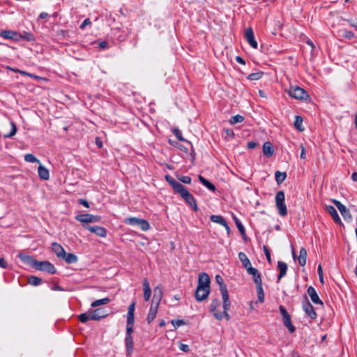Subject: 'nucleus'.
Returning <instances> with one entry per match:
<instances>
[{
  "label": "nucleus",
  "instance_id": "nucleus-18",
  "mask_svg": "<svg viewBox=\"0 0 357 357\" xmlns=\"http://www.w3.org/2000/svg\"><path fill=\"white\" fill-rule=\"evenodd\" d=\"M246 270L248 274L252 275L253 276L255 284L262 282L261 275L257 268H253L252 266H250L248 268H247Z\"/></svg>",
  "mask_w": 357,
  "mask_h": 357
},
{
  "label": "nucleus",
  "instance_id": "nucleus-45",
  "mask_svg": "<svg viewBox=\"0 0 357 357\" xmlns=\"http://www.w3.org/2000/svg\"><path fill=\"white\" fill-rule=\"evenodd\" d=\"M342 31V36L344 37L347 39H352L355 37L354 33L349 30L343 29Z\"/></svg>",
  "mask_w": 357,
  "mask_h": 357
},
{
  "label": "nucleus",
  "instance_id": "nucleus-21",
  "mask_svg": "<svg viewBox=\"0 0 357 357\" xmlns=\"http://www.w3.org/2000/svg\"><path fill=\"white\" fill-rule=\"evenodd\" d=\"M52 249L59 258H61L66 252L64 248L60 244L56 242L52 244Z\"/></svg>",
  "mask_w": 357,
  "mask_h": 357
},
{
  "label": "nucleus",
  "instance_id": "nucleus-48",
  "mask_svg": "<svg viewBox=\"0 0 357 357\" xmlns=\"http://www.w3.org/2000/svg\"><path fill=\"white\" fill-rule=\"evenodd\" d=\"M173 132L176 138L180 141H185V139L182 137L181 132L178 128H174L173 130Z\"/></svg>",
  "mask_w": 357,
  "mask_h": 357
},
{
  "label": "nucleus",
  "instance_id": "nucleus-47",
  "mask_svg": "<svg viewBox=\"0 0 357 357\" xmlns=\"http://www.w3.org/2000/svg\"><path fill=\"white\" fill-rule=\"evenodd\" d=\"M134 321H132V323L128 322V319H127V326H126V336H132V333L133 332V326Z\"/></svg>",
  "mask_w": 357,
  "mask_h": 357
},
{
  "label": "nucleus",
  "instance_id": "nucleus-25",
  "mask_svg": "<svg viewBox=\"0 0 357 357\" xmlns=\"http://www.w3.org/2000/svg\"><path fill=\"white\" fill-rule=\"evenodd\" d=\"M61 259L68 264H74L76 263L78 260V258L73 253H66V252L65 254L62 256Z\"/></svg>",
  "mask_w": 357,
  "mask_h": 357
},
{
  "label": "nucleus",
  "instance_id": "nucleus-58",
  "mask_svg": "<svg viewBox=\"0 0 357 357\" xmlns=\"http://www.w3.org/2000/svg\"><path fill=\"white\" fill-rule=\"evenodd\" d=\"M301 151L300 157L301 158L304 159V158H305V149L303 144L301 145Z\"/></svg>",
  "mask_w": 357,
  "mask_h": 357
},
{
  "label": "nucleus",
  "instance_id": "nucleus-38",
  "mask_svg": "<svg viewBox=\"0 0 357 357\" xmlns=\"http://www.w3.org/2000/svg\"><path fill=\"white\" fill-rule=\"evenodd\" d=\"M42 280L36 276H30L28 278L29 284L33 286H37L41 284Z\"/></svg>",
  "mask_w": 357,
  "mask_h": 357
},
{
  "label": "nucleus",
  "instance_id": "nucleus-9",
  "mask_svg": "<svg viewBox=\"0 0 357 357\" xmlns=\"http://www.w3.org/2000/svg\"><path fill=\"white\" fill-rule=\"evenodd\" d=\"M75 220L82 222L84 225H87L91 222H97L100 221V217L94 215L89 213L79 214L75 216Z\"/></svg>",
  "mask_w": 357,
  "mask_h": 357
},
{
  "label": "nucleus",
  "instance_id": "nucleus-24",
  "mask_svg": "<svg viewBox=\"0 0 357 357\" xmlns=\"http://www.w3.org/2000/svg\"><path fill=\"white\" fill-rule=\"evenodd\" d=\"M278 268L280 271V273L278 275V280H281L283 277L286 275L287 265L286 263L279 261L278 262Z\"/></svg>",
  "mask_w": 357,
  "mask_h": 357
},
{
  "label": "nucleus",
  "instance_id": "nucleus-51",
  "mask_svg": "<svg viewBox=\"0 0 357 357\" xmlns=\"http://www.w3.org/2000/svg\"><path fill=\"white\" fill-rule=\"evenodd\" d=\"M280 312L282 316V318L289 316V313L283 305L280 306Z\"/></svg>",
  "mask_w": 357,
  "mask_h": 357
},
{
  "label": "nucleus",
  "instance_id": "nucleus-30",
  "mask_svg": "<svg viewBox=\"0 0 357 357\" xmlns=\"http://www.w3.org/2000/svg\"><path fill=\"white\" fill-rule=\"evenodd\" d=\"M306 258H307V250L305 248H302L299 252L298 257V263L301 266H304L306 264Z\"/></svg>",
  "mask_w": 357,
  "mask_h": 357
},
{
  "label": "nucleus",
  "instance_id": "nucleus-41",
  "mask_svg": "<svg viewBox=\"0 0 357 357\" xmlns=\"http://www.w3.org/2000/svg\"><path fill=\"white\" fill-rule=\"evenodd\" d=\"M263 74V72L253 73L248 76V79L252 81L259 80L262 77Z\"/></svg>",
  "mask_w": 357,
  "mask_h": 357
},
{
  "label": "nucleus",
  "instance_id": "nucleus-13",
  "mask_svg": "<svg viewBox=\"0 0 357 357\" xmlns=\"http://www.w3.org/2000/svg\"><path fill=\"white\" fill-rule=\"evenodd\" d=\"M303 309L304 312H305V314L311 319H315L317 318V315L314 310V308L308 301H306L303 303Z\"/></svg>",
  "mask_w": 357,
  "mask_h": 357
},
{
  "label": "nucleus",
  "instance_id": "nucleus-20",
  "mask_svg": "<svg viewBox=\"0 0 357 357\" xmlns=\"http://www.w3.org/2000/svg\"><path fill=\"white\" fill-rule=\"evenodd\" d=\"M143 290H144V297L146 301H148L150 299L151 295V289L150 287L149 282L147 279L144 278L143 280Z\"/></svg>",
  "mask_w": 357,
  "mask_h": 357
},
{
  "label": "nucleus",
  "instance_id": "nucleus-7",
  "mask_svg": "<svg viewBox=\"0 0 357 357\" xmlns=\"http://www.w3.org/2000/svg\"><path fill=\"white\" fill-rule=\"evenodd\" d=\"M287 93L291 97L295 99L301 100H307L310 99V95L303 88L297 86L289 87L287 90Z\"/></svg>",
  "mask_w": 357,
  "mask_h": 357
},
{
  "label": "nucleus",
  "instance_id": "nucleus-61",
  "mask_svg": "<svg viewBox=\"0 0 357 357\" xmlns=\"http://www.w3.org/2000/svg\"><path fill=\"white\" fill-rule=\"evenodd\" d=\"M256 146H257V143H255V142H252H252H249L248 143V147L249 149H252L255 148Z\"/></svg>",
  "mask_w": 357,
  "mask_h": 357
},
{
  "label": "nucleus",
  "instance_id": "nucleus-36",
  "mask_svg": "<svg viewBox=\"0 0 357 357\" xmlns=\"http://www.w3.org/2000/svg\"><path fill=\"white\" fill-rule=\"evenodd\" d=\"M294 126L295 128L299 130L303 131L304 130V128L303 127V118L299 116H295V121H294Z\"/></svg>",
  "mask_w": 357,
  "mask_h": 357
},
{
  "label": "nucleus",
  "instance_id": "nucleus-12",
  "mask_svg": "<svg viewBox=\"0 0 357 357\" xmlns=\"http://www.w3.org/2000/svg\"><path fill=\"white\" fill-rule=\"evenodd\" d=\"M245 37L249 43V45L254 49H257L258 47L257 42L255 39V35L253 30L251 27L245 29Z\"/></svg>",
  "mask_w": 357,
  "mask_h": 357
},
{
  "label": "nucleus",
  "instance_id": "nucleus-15",
  "mask_svg": "<svg viewBox=\"0 0 357 357\" xmlns=\"http://www.w3.org/2000/svg\"><path fill=\"white\" fill-rule=\"evenodd\" d=\"M158 307L159 305L155 303L154 301H152L147 317V322L149 324H151L155 319L156 314L158 313Z\"/></svg>",
  "mask_w": 357,
  "mask_h": 357
},
{
  "label": "nucleus",
  "instance_id": "nucleus-49",
  "mask_svg": "<svg viewBox=\"0 0 357 357\" xmlns=\"http://www.w3.org/2000/svg\"><path fill=\"white\" fill-rule=\"evenodd\" d=\"M317 271H318V275H319V281H320V282L321 284H324V280L323 271H322V267H321V266L320 264L318 266Z\"/></svg>",
  "mask_w": 357,
  "mask_h": 357
},
{
  "label": "nucleus",
  "instance_id": "nucleus-23",
  "mask_svg": "<svg viewBox=\"0 0 357 357\" xmlns=\"http://www.w3.org/2000/svg\"><path fill=\"white\" fill-rule=\"evenodd\" d=\"M38 173L39 177L42 180L46 181V180H48L50 178L49 170L40 164L38 167Z\"/></svg>",
  "mask_w": 357,
  "mask_h": 357
},
{
  "label": "nucleus",
  "instance_id": "nucleus-44",
  "mask_svg": "<svg viewBox=\"0 0 357 357\" xmlns=\"http://www.w3.org/2000/svg\"><path fill=\"white\" fill-rule=\"evenodd\" d=\"M10 126H11V131L8 134L5 135V136H4L6 138H10V137H13L17 132V127H16L15 123L11 121Z\"/></svg>",
  "mask_w": 357,
  "mask_h": 357
},
{
  "label": "nucleus",
  "instance_id": "nucleus-60",
  "mask_svg": "<svg viewBox=\"0 0 357 357\" xmlns=\"http://www.w3.org/2000/svg\"><path fill=\"white\" fill-rule=\"evenodd\" d=\"M236 61L238 63H241V64H243V65H245V60L241 57L240 56H236Z\"/></svg>",
  "mask_w": 357,
  "mask_h": 357
},
{
  "label": "nucleus",
  "instance_id": "nucleus-32",
  "mask_svg": "<svg viewBox=\"0 0 357 357\" xmlns=\"http://www.w3.org/2000/svg\"><path fill=\"white\" fill-rule=\"evenodd\" d=\"M283 319V322L285 326L288 328L290 333H294L296 330L295 327L292 325L291 321L290 315L285 317Z\"/></svg>",
  "mask_w": 357,
  "mask_h": 357
},
{
  "label": "nucleus",
  "instance_id": "nucleus-54",
  "mask_svg": "<svg viewBox=\"0 0 357 357\" xmlns=\"http://www.w3.org/2000/svg\"><path fill=\"white\" fill-rule=\"evenodd\" d=\"M333 202L334 203V204L336 206V207L337 208V209L340 211L341 208H342L344 206H345L344 205H343L340 201L338 200H336V199H333Z\"/></svg>",
  "mask_w": 357,
  "mask_h": 357
},
{
  "label": "nucleus",
  "instance_id": "nucleus-35",
  "mask_svg": "<svg viewBox=\"0 0 357 357\" xmlns=\"http://www.w3.org/2000/svg\"><path fill=\"white\" fill-rule=\"evenodd\" d=\"M109 301H110V299L109 298H104L102 299H98V300L93 301L91 304V306L93 307H98L100 305H106L108 303H109Z\"/></svg>",
  "mask_w": 357,
  "mask_h": 357
},
{
  "label": "nucleus",
  "instance_id": "nucleus-3",
  "mask_svg": "<svg viewBox=\"0 0 357 357\" xmlns=\"http://www.w3.org/2000/svg\"><path fill=\"white\" fill-rule=\"evenodd\" d=\"M18 257L26 264L31 266L33 268L47 272L50 274H54L56 272V269L54 266L48 261H39L30 256L23 255L20 254Z\"/></svg>",
  "mask_w": 357,
  "mask_h": 357
},
{
  "label": "nucleus",
  "instance_id": "nucleus-11",
  "mask_svg": "<svg viewBox=\"0 0 357 357\" xmlns=\"http://www.w3.org/2000/svg\"><path fill=\"white\" fill-rule=\"evenodd\" d=\"M0 36L3 37L5 39H10L15 41H19L22 38V35L20 33L10 30L2 31L0 33Z\"/></svg>",
  "mask_w": 357,
  "mask_h": 357
},
{
  "label": "nucleus",
  "instance_id": "nucleus-43",
  "mask_svg": "<svg viewBox=\"0 0 357 357\" xmlns=\"http://www.w3.org/2000/svg\"><path fill=\"white\" fill-rule=\"evenodd\" d=\"M24 160L29 162H38L40 163L39 160H38L33 154L27 153L24 155Z\"/></svg>",
  "mask_w": 357,
  "mask_h": 357
},
{
  "label": "nucleus",
  "instance_id": "nucleus-8",
  "mask_svg": "<svg viewBox=\"0 0 357 357\" xmlns=\"http://www.w3.org/2000/svg\"><path fill=\"white\" fill-rule=\"evenodd\" d=\"M124 222L128 225H137L142 231H148L150 229V224L146 220L130 217L125 219Z\"/></svg>",
  "mask_w": 357,
  "mask_h": 357
},
{
  "label": "nucleus",
  "instance_id": "nucleus-1",
  "mask_svg": "<svg viewBox=\"0 0 357 357\" xmlns=\"http://www.w3.org/2000/svg\"><path fill=\"white\" fill-rule=\"evenodd\" d=\"M165 180L172 186L174 191L181 195V197L189 204L195 211H198L195 197L189 192L188 189L183 186L181 183L176 181L171 176L166 175Z\"/></svg>",
  "mask_w": 357,
  "mask_h": 357
},
{
  "label": "nucleus",
  "instance_id": "nucleus-59",
  "mask_svg": "<svg viewBox=\"0 0 357 357\" xmlns=\"http://www.w3.org/2000/svg\"><path fill=\"white\" fill-rule=\"evenodd\" d=\"M96 144L99 147L102 148V142L99 137H97L95 140Z\"/></svg>",
  "mask_w": 357,
  "mask_h": 357
},
{
  "label": "nucleus",
  "instance_id": "nucleus-40",
  "mask_svg": "<svg viewBox=\"0 0 357 357\" xmlns=\"http://www.w3.org/2000/svg\"><path fill=\"white\" fill-rule=\"evenodd\" d=\"M244 120V117L240 114H237L233 116L229 119V123L231 125L236 124L237 123L242 122Z\"/></svg>",
  "mask_w": 357,
  "mask_h": 357
},
{
  "label": "nucleus",
  "instance_id": "nucleus-14",
  "mask_svg": "<svg viewBox=\"0 0 357 357\" xmlns=\"http://www.w3.org/2000/svg\"><path fill=\"white\" fill-rule=\"evenodd\" d=\"M91 319L98 321L107 316V312L102 308H98L94 310H90Z\"/></svg>",
  "mask_w": 357,
  "mask_h": 357
},
{
  "label": "nucleus",
  "instance_id": "nucleus-56",
  "mask_svg": "<svg viewBox=\"0 0 357 357\" xmlns=\"http://www.w3.org/2000/svg\"><path fill=\"white\" fill-rule=\"evenodd\" d=\"M7 266H8V264L6 261L5 259L3 257H1L0 258V267H1L3 268H6Z\"/></svg>",
  "mask_w": 357,
  "mask_h": 357
},
{
  "label": "nucleus",
  "instance_id": "nucleus-28",
  "mask_svg": "<svg viewBox=\"0 0 357 357\" xmlns=\"http://www.w3.org/2000/svg\"><path fill=\"white\" fill-rule=\"evenodd\" d=\"M135 302H132L128 307V310L127 313V319H128L129 323H132V321H135Z\"/></svg>",
  "mask_w": 357,
  "mask_h": 357
},
{
  "label": "nucleus",
  "instance_id": "nucleus-26",
  "mask_svg": "<svg viewBox=\"0 0 357 357\" xmlns=\"http://www.w3.org/2000/svg\"><path fill=\"white\" fill-rule=\"evenodd\" d=\"M126 351L128 355H131L133 351V338L132 336H126L125 338Z\"/></svg>",
  "mask_w": 357,
  "mask_h": 357
},
{
  "label": "nucleus",
  "instance_id": "nucleus-57",
  "mask_svg": "<svg viewBox=\"0 0 357 357\" xmlns=\"http://www.w3.org/2000/svg\"><path fill=\"white\" fill-rule=\"evenodd\" d=\"M79 203L80 204L83 205L84 206L86 207V208L89 207V202L86 199H80L79 200Z\"/></svg>",
  "mask_w": 357,
  "mask_h": 357
},
{
  "label": "nucleus",
  "instance_id": "nucleus-19",
  "mask_svg": "<svg viewBox=\"0 0 357 357\" xmlns=\"http://www.w3.org/2000/svg\"><path fill=\"white\" fill-rule=\"evenodd\" d=\"M326 211L327 212L332 216L333 220L337 223V224H339V225H342V221H341V219L336 211V209L335 208L334 206H326Z\"/></svg>",
  "mask_w": 357,
  "mask_h": 357
},
{
  "label": "nucleus",
  "instance_id": "nucleus-29",
  "mask_svg": "<svg viewBox=\"0 0 357 357\" xmlns=\"http://www.w3.org/2000/svg\"><path fill=\"white\" fill-rule=\"evenodd\" d=\"M257 294L259 303L264 301V293L262 287V282L256 284Z\"/></svg>",
  "mask_w": 357,
  "mask_h": 357
},
{
  "label": "nucleus",
  "instance_id": "nucleus-53",
  "mask_svg": "<svg viewBox=\"0 0 357 357\" xmlns=\"http://www.w3.org/2000/svg\"><path fill=\"white\" fill-rule=\"evenodd\" d=\"M179 349L184 352H188L190 351L189 346L182 343L180 344Z\"/></svg>",
  "mask_w": 357,
  "mask_h": 357
},
{
  "label": "nucleus",
  "instance_id": "nucleus-4",
  "mask_svg": "<svg viewBox=\"0 0 357 357\" xmlns=\"http://www.w3.org/2000/svg\"><path fill=\"white\" fill-rule=\"evenodd\" d=\"M215 280H216V282L220 286V292L222 294V302H223V307L225 309V310H229L230 306H231V303L229 301V294H228V291L227 289V286L224 282V280L222 278V276L217 275L215 276Z\"/></svg>",
  "mask_w": 357,
  "mask_h": 357
},
{
  "label": "nucleus",
  "instance_id": "nucleus-17",
  "mask_svg": "<svg viewBox=\"0 0 357 357\" xmlns=\"http://www.w3.org/2000/svg\"><path fill=\"white\" fill-rule=\"evenodd\" d=\"M307 292L309 296L310 297L312 301L314 304H320V305H323V302L321 301V300H320L318 294H317L315 289L313 287H311V286L307 288Z\"/></svg>",
  "mask_w": 357,
  "mask_h": 357
},
{
  "label": "nucleus",
  "instance_id": "nucleus-5",
  "mask_svg": "<svg viewBox=\"0 0 357 357\" xmlns=\"http://www.w3.org/2000/svg\"><path fill=\"white\" fill-rule=\"evenodd\" d=\"M220 305V301L218 298L213 299L210 305L211 312L213 313V316L217 320H222L223 317H225L227 321H229L230 319V316L228 314V311L229 310H225V309L223 307L224 311L222 312L218 310Z\"/></svg>",
  "mask_w": 357,
  "mask_h": 357
},
{
  "label": "nucleus",
  "instance_id": "nucleus-2",
  "mask_svg": "<svg viewBox=\"0 0 357 357\" xmlns=\"http://www.w3.org/2000/svg\"><path fill=\"white\" fill-rule=\"evenodd\" d=\"M210 294V278L207 273L199 274L198 284L195 294L197 301L201 302L206 300Z\"/></svg>",
  "mask_w": 357,
  "mask_h": 357
},
{
  "label": "nucleus",
  "instance_id": "nucleus-55",
  "mask_svg": "<svg viewBox=\"0 0 357 357\" xmlns=\"http://www.w3.org/2000/svg\"><path fill=\"white\" fill-rule=\"evenodd\" d=\"M91 24V20L90 19L87 18V19H85L83 22L80 25V29H83L85 28L86 26L89 25Z\"/></svg>",
  "mask_w": 357,
  "mask_h": 357
},
{
  "label": "nucleus",
  "instance_id": "nucleus-22",
  "mask_svg": "<svg viewBox=\"0 0 357 357\" xmlns=\"http://www.w3.org/2000/svg\"><path fill=\"white\" fill-rule=\"evenodd\" d=\"M263 153L265 155L268 157L273 155L274 153V149L272 144L270 142H266L263 144Z\"/></svg>",
  "mask_w": 357,
  "mask_h": 357
},
{
  "label": "nucleus",
  "instance_id": "nucleus-27",
  "mask_svg": "<svg viewBox=\"0 0 357 357\" xmlns=\"http://www.w3.org/2000/svg\"><path fill=\"white\" fill-rule=\"evenodd\" d=\"M198 178L199 181L208 190L215 192L216 188L215 186L211 183L210 181H208L207 179H206L204 177H203L201 175L198 176Z\"/></svg>",
  "mask_w": 357,
  "mask_h": 357
},
{
  "label": "nucleus",
  "instance_id": "nucleus-10",
  "mask_svg": "<svg viewBox=\"0 0 357 357\" xmlns=\"http://www.w3.org/2000/svg\"><path fill=\"white\" fill-rule=\"evenodd\" d=\"M83 227L90 232L96 234L98 236L105 237L107 236V230L103 227L84 225Z\"/></svg>",
  "mask_w": 357,
  "mask_h": 357
},
{
  "label": "nucleus",
  "instance_id": "nucleus-6",
  "mask_svg": "<svg viewBox=\"0 0 357 357\" xmlns=\"http://www.w3.org/2000/svg\"><path fill=\"white\" fill-rule=\"evenodd\" d=\"M285 195L283 191H279L275 195V206L280 216L284 217L287 214V208L285 204Z\"/></svg>",
  "mask_w": 357,
  "mask_h": 357
},
{
  "label": "nucleus",
  "instance_id": "nucleus-42",
  "mask_svg": "<svg viewBox=\"0 0 357 357\" xmlns=\"http://www.w3.org/2000/svg\"><path fill=\"white\" fill-rule=\"evenodd\" d=\"M79 320L82 323H86L87 321L91 320L90 312L89 311L88 312L82 313V314H79Z\"/></svg>",
  "mask_w": 357,
  "mask_h": 357
},
{
  "label": "nucleus",
  "instance_id": "nucleus-33",
  "mask_svg": "<svg viewBox=\"0 0 357 357\" xmlns=\"http://www.w3.org/2000/svg\"><path fill=\"white\" fill-rule=\"evenodd\" d=\"M210 218L212 222L220 224L222 226L226 225V220L221 215H212Z\"/></svg>",
  "mask_w": 357,
  "mask_h": 357
},
{
  "label": "nucleus",
  "instance_id": "nucleus-62",
  "mask_svg": "<svg viewBox=\"0 0 357 357\" xmlns=\"http://www.w3.org/2000/svg\"><path fill=\"white\" fill-rule=\"evenodd\" d=\"M347 21L349 22V24L351 26H352L353 27H354L357 30V23L356 24L354 23L352 20H347Z\"/></svg>",
  "mask_w": 357,
  "mask_h": 357
},
{
  "label": "nucleus",
  "instance_id": "nucleus-50",
  "mask_svg": "<svg viewBox=\"0 0 357 357\" xmlns=\"http://www.w3.org/2000/svg\"><path fill=\"white\" fill-rule=\"evenodd\" d=\"M263 250L264 252V254L266 257L267 260L268 261V262H271V253H270L268 248L266 245H264Z\"/></svg>",
  "mask_w": 357,
  "mask_h": 357
},
{
  "label": "nucleus",
  "instance_id": "nucleus-16",
  "mask_svg": "<svg viewBox=\"0 0 357 357\" xmlns=\"http://www.w3.org/2000/svg\"><path fill=\"white\" fill-rule=\"evenodd\" d=\"M163 297V288L161 284L158 285L154 288V295L152 301L155 303L160 305V303Z\"/></svg>",
  "mask_w": 357,
  "mask_h": 357
},
{
  "label": "nucleus",
  "instance_id": "nucleus-64",
  "mask_svg": "<svg viewBox=\"0 0 357 357\" xmlns=\"http://www.w3.org/2000/svg\"><path fill=\"white\" fill-rule=\"evenodd\" d=\"M351 179L354 181H357V172L352 173V174H351Z\"/></svg>",
  "mask_w": 357,
  "mask_h": 357
},
{
  "label": "nucleus",
  "instance_id": "nucleus-46",
  "mask_svg": "<svg viewBox=\"0 0 357 357\" xmlns=\"http://www.w3.org/2000/svg\"><path fill=\"white\" fill-rule=\"evenodd\" d=\"M177 178L183 183L189 184L191 183V178L188 176L179 175L177 176Z\"/></svg>",
  "mask_w": 357,
  "mask_h": 357
},
{
  "label": "nucleus",
  "instance_id": "nucleus-37",
  "mask_svg": "<svg viewBox=\"0 0 357 357\" xmlns=\"http://www.w3.org/2000/svg\"><path fill=\"white\" fill-rule=\"evenodd\" d=\"M233 218H234V220L235 221V223L236 225V227H237L239 232L241 234V235L243 236H245V231L243 225H242V223L240 222V220L235 215H234Z\"/></svg>",
  "mask_w": 357,
  "mask_h": 357
},
{
  "label": "nucleus",
  "instance_id": "nucleus-63",
  "mask_svg": "<svg viewBox=\"0 0 357 357\" xmlns=\"http://www.w3.org/2000/svg\"><path fill=\"white\" fill-rule=\"evenodd\" d=\"M107 45V43L105 41H102V42L100 43V44H99V47L100 49L105 48Z\"/></svg>",
  "mask_w": 357,
  "mask_h": 357
},
{
  "label": "nucleus",
  "instance_id": "nucleus-39",
  "mask_svg": "<svg viewBox=\"0 0 357 357\" xmlns=\"http://www.w3.org/2000/svg\"><path fill=\"white\" fill-rule=\"evenodd\" d=\"M339 211L345 220H350L351 219V215L346 206H344Z\"/></svg>",
  "mask_w": 357,
  "mask_h": 357
},
{
  "label": "nucleus",
  "instance_id": "nucleus-31",
  "mask_svg": "<svg viewBox=\"0 0 357 357\" xmlns=\"http://www.w3.org/2000/svg\"><path fill=\"white\" fill-rule=\"evenodd\" d=\"M238 257L245 268L251 266V263L245 253L239 252Z\"/></svg>",
  "mask_w": 357,
  "mask_h": 357
},
{
  "label": "nucleus",
  "instance_id": "nucleus-52",
  "mask_svg": "<svg viewBox=\"0 0 357 357\" xmlns=\"http://www.w3.org/2000/svg\"><path fill=\"white\" fill-rule=\"evenodd\" d=\"M172 324L174 326L178 327L183 324H184V321L183 320L177 319V320H172Z\"/></svg>",
  "mask_w": 357,
  "mask_h": 357
},
{
  "label": "nucleus",
  "instance_id": "nucleus-34",
  "mask_svg": "<svg viewBox=\"0 0 357 357\" xmlns=\"http://www.w3.org/2000/svg\"><path fill=\"white\" fill-rule=\"evenodd\" d=\"M275 181H276L277 183L281 184L285 180L286 177H287V174L285 172H281L277 171L275 173Z\"/></svg>",
  "mask_w": 357,
  "mask_h": 357
}]
</instances>
